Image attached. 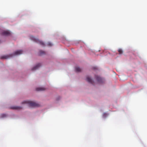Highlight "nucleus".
<instances>
[{
  "mask_svg": "<svg viewBox=\"0 0 147 147\" xmlns=\"http://www.w3.org/2000/svg\"><path fill=\"white\" fill-rule=\"evenodd\" d=\"M23 51L22 50H19L15 52L13 54H10L9 55H3L1 56L0 59H7L9 58L10 57H12L13 55H20L22 53Z\"/></svg>",
  "mask_w": 147,
  "mask_h": 147,
  "instance_id": "nucleus-1",
  "label": "nucleus"
},
{
  "mask_svg": "<svg viewBox=\"0 0 147 147\" xmlns=\"http://www.w3.org/2000/svg\"><path fill=\"white\" fill-rule=\"evenodd\" d=\"M22 104H28L29 106L32 107H38L39 106V105L38 104L35 102L31 101H24L22 102Z\"/></svg>",
  "mask_w": 147,
  "mask_h": 147,
  "instance_id": "nucleus-2",
  "label": "nucleus"
},
{
  "mask_svg": "<svg viewBox=\"0 0 147 147\" xmlns=\"http://www.w3.org/2000/svg\"><path fill=\"white\" fill-rule=\"evenodd\" d=\"M30 38L31 40H33L34 42L38 43L42 46H44L45 45V44L43 42L39 40L38 39L32 36H30Z\"/></svg>",
  "mask_w": 147,
  "mask_h": 147,
  "instance_id": "nucleus-3",
  "label": "nucleus"
},
{
  "mask_svg": "<svg viewBox=\"0 0 147 147\" xmlns=\"http://www.w3.org/2000/svg\"><path fill=\"white\" fill-rule=\"evenodd\" d=\"M95 78L97 81L100 83H102L103 82V79L98 76H95Z\"/></svg>",
  "mask_w": 147,
  "mask_h": 147,
  "instance_id": "nucleus-4",
  "label": "nucleus"
},
{
  "mask_svg": "<svg viewBox=\"0 0 147 147\" xmlns=\"http://www.w3.org/2000/svg\"><path fill=\"white\" fill-rule=\"evenodd\" d=\"M11 34L10 32L9 31L4 30L2 32V35L4 36H8L10 35Z\"/></svg>",
  "mask_w": 147,
  "mask_h": 147,
  "instance_id": "nucleus-5",
  "label": "nucleus"
},
{
  "mask_svg": "<svg viewBox=\"0 0 147 147\" xmlns=\"http://www.w3.org/2000/svg\"><path fill=\"white\" fill-rule=\"evenodd\" d=\"M86 80L89 83L93 84V82L92 79L88 76L86 77Z\"/></svg>",
  "mask_w": 147,
  "mask_h": 147,
  "instance_id": "nucleus-6",
  "label": "nucleus"
},
{
  "mask_svg": "<svg viewBox=\"0 0 147 147\" xmlns=\"http://www.w3.org/2000/svg\"><path fill=\"white\" fill-rule=\"evenodd\" d=\"M41 65L40 63H38L32 69V70H34L37 69Z\"/></svg>",
  "mask_w": 147,
  "mask_h": 147,
  "instance_id": "nucleus-7",
  "label": "nucleus"
},
{
  "mask_svg": "<svg viewBox=\"0 0 147 147\" xmlns=\"http://www.w3.org/2000/svg\"><path fill=\"white\" fill-rule=\"evenodd\" d=\"M11 108L12 109L19 110L22 109V107L19 106H14L11 107Z\"/></svg>",
  "mask_w": 147,
  "mask_h": 147,
  "instance_id": "nucleus-8",
  "label": "nucleus"
},
{
  "mask_svg": "<svg viewBox=\"0 0 147 147\" xmlns=\"http://www.w3.org/2000/svg\"><path fill=\"white\" fill-rule=\"evenodd\" d=\"M45 88L44 87H39L36 88V90L37 91H41L44 90Z\"/></svg>",
  "mask_w": 147,
  "mask_h": 147,
  "instance_id": "nucleus-9",
  "label": "nucleus"
},
{
  "mask_svg": "<svg viewBox=\"0 0 147 147\" xmlns=\"http://www.w3.org/2000/svg\"><path fill=\"white\" fill-rule=\"evenodd\" d=\"M45 54V53L44 51L42 50H40L39 51L38 55H42Z\"/></svg>",
  "mask_w": 147,
  "mask_h": 147,
  "instance_id": "nucleus-10",
  "label": "nucleus"
},
{
  "mask_svg": "<svg viewBox=\"0 0 147 147\" xmlns=\"http://www.w3.org/2000/svg\"><path fill=\"white\" fill-rule=\"evenodd\" d=\"M75 70L76 72H79L81 71V69L79 67H75Z\"/></svg>",
  "mask_w": 147,
  "mask_h": 147,
  "instance_id": "nucleus-11",
  "label": "nucleus"
},
{
  "mask_svg": "<svg viewBox=\"0 0 147 147\" xmlns=\"http://www.w3.org/2000/svg\"><path fill=\"white\" fill-rule=\"evenodd\" d=\"M118 52L119 54H121L123 53V51L121 49H119Z\"/></svg>",
  "mask_w": 147,
  "mask_h": 147,
  "instance_id": "nucleus-12",
  "label": "nucleus"
},
{
  "mask_svg": "<svg viewBox=\"0 0 147 147\" xmlns=\"http://www.w3.org/2000/svg\"><path fill=\"white\" fill-rule=\"evenodd\" d=\"M0 116L1 117H4L6 116V115L4 114H2Z\"/></svg>",
  "mask_w": 147,
  "mask_h": 147,
  "instance_id": "nucleus-13",
  "label": "nucleus"
},
{
  "mask_svg": "<svg viewBox=\"0 0 147 147\" xmlns=\"http://www.w3.org/2000/svg\"><path fill=\"white\" fill-rule=\"evenodd\" d=\"M48 45L49 46H52V44L51 42H48Z\"/></svg>",
  "mask_w": 147,
  "mask_h": 147,
  "instance_id": "nucleus-14",
  "label": "nucleus"
},
{
  "mask_svg": "<svg viewBox=\"0 0 147 147\" xmlns=\"http://www.w3.org/2000/svg\"><path fill=\"white\" fill-rule=\"evenodd\" d=\"M60 98V97L59 96L58 97V98H57V100H58Z\"/></svg>",
  "mask_w": 147,
  "mask_h": 147,
  "instance_id": "nucleus-15",
  "label": "nucleus"
}]
</instances>
